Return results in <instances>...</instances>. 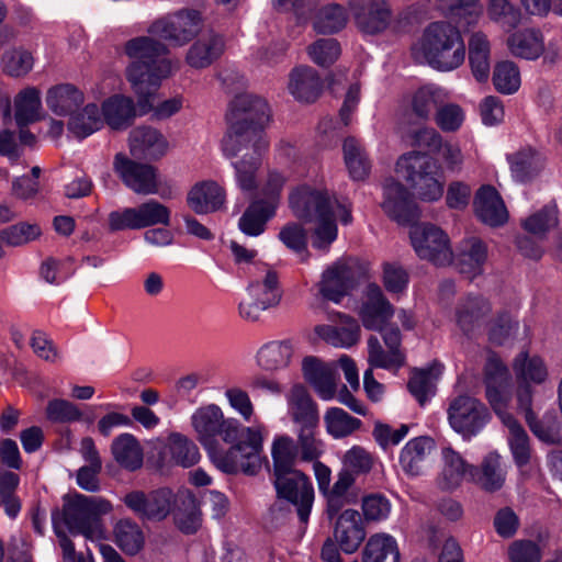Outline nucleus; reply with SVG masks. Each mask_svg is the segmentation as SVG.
Listing matches in <instances>:
<instances>
[{"mask_svg":"<svg viewBox=\"0 0 562 562\" xmlns=\"http://www.w3.org/2000/svg\"><path fill=\"white\" fill-rule=\"evenodd\" d=\"M116 544L127 554L134 555L144 547L145 538L139 526L131 519H121L114 526Z\"/></svg>","mask_w":562,"mask_h":562,"instance_id":"54","label":"nucleus"},{"mask_svg":"<svg viewBox=\"0 0 562 562\" xmlns=\"http://www.w3.org/2000/svg\"><path fill=\"white\" fill-rule=\"evenodd\" d=\"M288 414L299 429L317 428L319 411L317 403L302 384L293 385L285 395Z\"/></svg>","mask_w":562,"mask_h":562,"instance_id":"24","label":"nucleus"},{"mask_svg":"<svg viewBox=\"0 0 562 562\" xmlns=\"http://www.w3.org/2000/svg\"><path fill=\"white\" fill-rule=\"evenodd\" d=\"M397 176L406 180L417 196L427 202L438 201L443 194V179L439 162L420 151L403 154L396 161Z\"/></svg>","mask_w":562,"mask_h":562,"instance_id":"8","label":"nucleus"},{"mask_svg":"<svg viewBox=\"0 0 562 562\" xmlns=\"http://www.w3.org/2000/svg\"><path fill=\"white\" fill-rule=\"evenodd\" d=\"M296 347L292 340H273L265 344L257 352V364L266 371L288 368L295 357Z\"/></svg>","mask_w":562,"mask_h":562,"instance_id":"36","label":"nucleus"},{"mask_svg":"<svg viewBox=\"0 0 562 562\" xmlns=\"http://www.w3.org/2000/svg\"><path fill=\"white\" fill-rule=\"evenodd\" d=\"M169 218L167 209L156 202L148 201L136 207H125L109 214V228L112 232L125 229H140L159 223H166Z\"/></svg>","mask_w":562,"mask_h":562,"instance_id":"17","label":"nucleus"},{"mask_svg":"<svg viewBox=\"0 0 562 562\" xmlns=\"http://www.w3.org/2000/svg\"><path fill=\"white\" fill-rule=\"evenodd\" d=\"M499 459L497 453H490L482 463V472L477 480L486 491L501 488L505 481V472Z\"/></svg>","mask_w":562,"mask_h":562,"instance_id":"63","label":"nucleus"},{"mask_svg":"<svg viewBox=\"0 0 562 562\" xmlns=\"http://www.w3.org/2000/svg\"><path fill=\"white\" fill-rule=\"evenodd\" d=\"M113 169L126 188L139 195L156 194L160 188L158 169L150 164L136 161L119 153Z\"/></svg>","mask_w":562,"mask_h":562,"instance_id":"14","label":"nucleus"},{"mask_svg":"<svg viewBox=\"0 0 562 562\" xmlns=\"http://www.w3.org/2000/svg\"><path fill=\"white\" fill-rule=\"evenodd\" d=\"M279 239L286 248L299 255L302 261L307 260V236L301 224L289 223L284 225L279 232Z\"/></svg>","mask_w":562,"mask_h":562,"instance_id":"62","label":"nucleus"},{"mask_svg":"<svg viewBox=\"0 0 562 562\" xmlns=\"http://www.w3.org/2000/svg\"><path fill=\"white\" fill-rule=\"evenodd\" d=\"M128 148L133 157L145 161H157L168 153L166 136L155 127L140 125L128 135Z\"/></svg>","mask_w":562,"mask_h":562,"instance_id":"20","label":"nucleus"},{"mask_svg":"<svg viewBox=\"0 0 562 562\" xmlns=\"http://www.w3.org/2000/svg\"><path fill=\"white\" fill-rule=\"evenodd\" d=\"M112 510V503L101 496L74 494L64 497L63 515L67 528L72 535H81L91 541L105 538L101 517Z\"/></svg>","mask_w":562,"mask_h":562,"instance_id":"6","label":"nucleus"},{"mask_svg":"<svg viewBox=\"0 0 562 562\" xmlns=\"http://www.w3.org/2000/svg\"><path fill=\"white\" fill-rule=\"evenodd\" d=\"M274 474L278 496L292 503L297 509L300 520L306 522L314 502V488L308 476L297 469Z\"/></svg>","mask_w":562,"mask_h":562,"instance_id":"15","label":"nucleus"},{"mask_svg":"<svg viewBox=\"0 0 562 562\" xmlns=\"http://www.w3.org/2000/svg\"><path fill=\"white\" fill-rule=\"evenodd\" d=\"M323 418L327 434L335 439L346 438L362 426L359 418L352 417L340 407L327 408Z\"/></svg>","mask_w":562,"mask_h":562,"instance_id":"51","label":"nucleus"},{"mask_svg":"<svg viewBox=\"0 0 562 562\" xmlns=\"http://www.w3.org/2000/svg\"><path fill=\"white\" fill-rule=\"evenodd\" d=\"M484 386L487 402L508 429V443L515 462L519 467L527 464L530 458L529 438L509 412L513 398L512 375L507 366L494 353L486 359Z\"/></svg>","mask_w":562,"mask_h":562,"instance_id":"5","label":"nucleus"},{"mask_svg":"<svg viewBox=\"0 0 562 562\" xmlns=\"http://www.w3.org/2000/svg\"><path fill=\"white\" fill-rule=\"evenodd\" d=\"M224 409L216 403L199 406L191 415L190 423L199 442L205 448L211 446V436L220 422Z\"/></svg>","mask_w":562,"mask_h":562,"instance_id":"42","label":"nucleus"},{"mask_svg":"<svg viewBox=\"0 0 562 562\" xmlns=\"http://www.w3.org/2000/svg\"><path fill=\"white\" fill-rule=\"evenodd\" d=\"M340 53V45L335 38H319L307 47L311 60L322 67L335 63Z\"/></svg>","mask_w":562,"mask_h":562,"instance_id":"64","label":"nucleus"},{"mask_svg":"<svg viewBox=\"0 0 562 562\" xmlns=\"http://www.w3.org/2000/svg\"><path fill=\"white\" fill-rule=\"evenodd\" d=\"M269 120L270 110L265 99L248 93L237 95L226 114L228 130L221 144L223 155L234 158L248 146L268 148L263 128Z\"/></svg>","mask_w":562,"mask_h":562,"instance_id":"4","label":"nucleus"},{"mask_svg":"<svg viewBox=\"0 0 562 562\" xmlns=\"http://www.w3.org/2000/svg\"><path fill=\"white\" fill-rule=\"evenodd\" d=\"M290 207L297 218L314 224L312 247L324 252L328 251L338 236L335 218L344 224H349L352 220L349 203L338 201L327 190L307 184L291 192Z\"/></svg>","mask_w":562,"mask_h":562,"instance_id":"3","label":"nucleus"},{"mask_svg":"<svg viewBox=\"0 0 562 562\" xmlns=\"http://www.w3.org/2000/svg\"><path fill=\"white\" fill-rule=\"evenodd\" d=\"M391 555L393 562H398L400 552L396 540L387 533H376L370 537L366 544L362 562H384Z\"/></svg>","mask_w":562,"mask_h":562,"instance_id":"55","label":"nucleus"},{"mask_svg":"<svg viewBox=\"0 0 562 562\" xmlns=\"http://www.w3.org/2000/svg\"><path fill=\"white\" fill-rule=\"evenodd\" d=\"M114 460L124 469L135 471L143 465V448L132 434H121L111 443Z\"/></svg>","mask_w":562,"mask_h":562,"instance_id":"41","label":"nucleus"},{"mask_svg":"<svg viewBox=\"0 0 562 562\" xmlns=\"http://www.w3.org/2000/svg\"><path fill=\"white\" fill-rule=\"evenodd\" d=\"M337 316L339 318L338 325H318L315 327V334L336 348L349 349L360 340V325L355 318L346 314L338 313Z\"/></svg>","mask_w":562,"mask_h":562,"instance_id":"29","label":"nucleus"},{"mask_svg":"<svg viewBox=\"0 0 562 562\" xmlns=\"http://www.w3.org/2000/svg\"><path fill=\"white\" fill-rule=\"evenodd\" d=\"M124 50L132 61L143 63H157L170 53L166 43L153 38L149 34L127 41Z\"/></svg>","mask_w":562,"mask_h":562,"instance_id":"43","label":"nucleus"},{"mask_svg":"<svg viewBox=\"0 0 562 562\" xmlns=\"http://www.w3.org/2000/svg\"><path fill=\"white\" fill-rule=\"evenodd\" d=\"M268 148H257L256 146H248L243 148L246 150L239 160L234 161L233 168L235 170V180L237 187L247 193H252L257 187V175L262 162V156Z\"/></svg>","mask_w":562,"mask_h":562,"instance_id":"33","label":"nucleus"},{"mask_svg":"<svg viewBox=\"0 0 562 562\" xmlns=\"http://www.w3.org/2000/svg\"><path fill=\"white\" fill-rule=\"evenodd\" d=\"M42 235V228L37 223L19 222L1 231V237L10 247H22Z\"/></svg>","mask_w":562,"mask_h":562,"instance_id":"59","label":"nucleus"},{"mask_svg":"<svg viewBox=\"0 0 562 562\" xmlns=\"http://www.w3.org/2000/svg\"><path fill=\"white\" fill-rule=\"evenodd\" d=\"M358 314L364 328L383 333L389 328L386 324L393 317L394 308L380 286L370 284L366 289Z\"/></svg>","mask_w":562,"mask_h":562,"instance_id":"19","label":"nucleus"},{"mask_svg":"<svg viewBox=\"0 0 562 562\" xmlns=\"http://www.w3.org/2000/svg\"><path fill=\"white\" fill-rule=\"evenodd\" d=\"M476 216L486 225L501 226L508 220V212L503 199L492 186H482L474 198Z\"/></svg>","mask_w":562,"mask_h":562,"instance_id":"28","label":"nucleus"},{"mask_svg":"<svg viewBox=\"0 0 562 562\" xmlns=\"http://www.w3.org/2000/svg\"><path fill=\"white\" fill-rule=\"evenodd\" d=\"M335 538L342 551L355 552L366 538V530L360 514L355 509H346L337 519Z\"/></svg>","mask_w":562,"mask_h":562,"instance_id":"32","label":"nucleus"},{"mask_svg":"<svg viewBox=\"0 0 562 562\" xmlns=\"http://www.w3.org/2000/svg\"><path fill=\"white\" fill-rule=\"evenodd\" d=\"M512 368L517 382L516 403L517 409H527L533 403L532 385L544 384L549 378L544 361L538 356H529L519 352L513 360Z\"/></svg>","mask_w":562,"mask_h":562,"instance_id":"12","label":"nucleus"},{"mask_svg":"<svg viewBox=\"0 0 562 562\" xmlns=\"http://www.w3.org/2000/svg\"><path fill=\"white\" fill-rule=\"evenodd\" d=\"M383 211L398 223H407L415 216V204L411 193L397 180L387 178L383 184Z\"/></svg>","mask_w":562,"mask_h":562,"instance_id":"25","label":"nucleus"},{"mask_svg":"<svg viewBox=\"0 0 562 562\" xmlns=\"http://www.w3.org/2000/svg\"><path fill=\"white\" fill-rule=\"evenodd\" d=\"M263 434L262 424L244 426L240 419L224 412L212 432V445L204 449L222 472L255 475L262 467Z\"/></svg>","mask_w":562,"mask_h":562,"instance_id":"2","label":"nucleus"},{"mask_svg":"<svg viewBox=\"0 0 562 562\" xmlns=\"http://www.w3.org/2000/svg\"><path fill=\"white\" fill-rule=\"evenodd\" d=\"M397 176L406 180L417 196L427 202L438 201L443 194V179L439 162L420 151L403 154L396 161Z\"/></svg>","mask_w":562,"mask_h":562,"instance_id":"7","label":"nucleus"},{"mask_svg":"<svg viewBox=\"0 0 562 562\" xmlns=\"http://www.w3.org/2000/svg\"><path fill=\"white\" fill-rule=\"evenodd\" d=\"M434 449L435 441L428 436H419L408 440L398 456V463L405 474L409 476L423 475Z\"/></svg>","mask_w":562,"mask_h":562,"instance_id":"26","label":"nucleus"},{"mask_svg":"<svg viewBox=\"0 0 562 562\" xmlns=\"http://www.w3.org/2000/svg\"><path fill=\"white\" fill-rule=\"evenodd\" d=\"M507 47L516 57L535 60L543 53V35L539 30L524 29L508 36Z\"/></svg>","mask_w":562,"mask_h":562,"instance_id":"40","label":"nucleus"},{"mask_svg":"<svg viewBox=\"0 0 562 562\" xmlns=\"http://www.w3.org/2000/svg\"><path fill=\"white\" fill-rule=\"evenodd\" d=\"M487 15L504 29H515L521 22V12L509 0H490Z\"/></svg>","mask_w":562,"mask_h":562,"instance_id":"61","label":"nucleus"},{"mask_svg":"<svg viewBox=\"0 0 562 562\" xmlns=\"http://www.w3.org/2000/svg\"><path fill=\"white\" fill-rule=\"evenodd\" d=\"M491 419L487 407L472 396L454 398L448 408V420L451 428L464 440L477 436Z\"/></svg>","mask_w":562,"mask_h":562,"instance_id":"10","label":"nucleus"},{"mask_svg":"<svg viewBox=\"0 0 562 562\" xmlns=\"http://www.w3.org/2000/svg\"><path fill=\"white\" fill-rule=\"evenodd\" d=\"M289 92L300 102H314L322 92V81L317 71L308 66H300L290 72Z\"/></svg>","mask_w":562,"mask_h":562,"instance_id":"35","label":"nucleus"},{"mask_svg":"<svg viewBox=\"0 0 562 562\" xmlns=\"http://www.w3.org/2000/svg\"><path fill=\"white\" fill-rule=\"evenodd\" d=\"M480 0H437V9L458 26L446 21L429 23L412 46L414 59L439 71L459 68L465 58V45L459 27L477 24L482 15Z\"/></svg>","mask_w":562,"mask_h":562,"instance_id":"1","label":"nucleus"},{"mask_svg":"<svg viewBox=\"0 0 562 562\" xmlns=\"http://www.w3.org/2000/svg\"><path fill=\"white\" fill-rule=\"evenodd\" d=\"M225 188L212 179L194 183L187 194L189 207L196 214L206 215L226 209Z\"/></svg>","mask_w":562,"mask_h":562,"instance_id":"21","label":"nucleus"},{"mask_svg":"<svg viewBox=\"0 0 562 562\" xmlns=\"http://www.w3.org/2000/svg\"><path fill=\"white\" fill-rule=\"evenodd\" d=\"M281 299L278 276L267 269L265 273L251 281L245 297L239 303V315L247 321H258L261 313L276 306Z\"/></svg>","mask_w":562,"mask_h":562,"instance_id":"13","label":"nucleus"},{"mask_svg":"<svg viewBox=\"0 0 562 562\" xmlns=\"http://www.w3.org/2000/svg\"><path fill=\"white\" fill-rule=\"evenodd\" d=\"M491 312V304L482 295H469L461 300L454 313V321L463 335L473 337L483 328Z\"/></svg>","mask_w":562,"mask_h":562,"instance_id":"23","label":"nucleus"},{"mask_svg":"<svg viewBox=\"0 0 562 562\" xmlns=\"http://www.w3.org/2000/svg\"><path fill=\"white\" fill-rule=\"evenodd\" d=\"M302 371L321 400L331 401L336 397L339 376L334 363H324L314 357H306L302 361Z\"/></svg>","mask_w":562,"mask_h":562,"instance_id":"22","label":"nucleus"},{"mask_svg":"<svg viewBox=\"0 0 562 562\" xmlns=\"http://www.w3.org/2000/svg\"><path fill=\"white\" fill-rule=\"evenodd\" d=\"M382 338L386 349L376 336L371 335L367 341L368 369H384L397 372L405 364L406 356L402 349V335L397 327L385 329Z\"/></svg>","mask_w":562,"mask_h":562,"instance_id":"16","label":"nucleus"},{"mask_svg":"<svg viewBox=\"0 0 562 562\" xmlns=\"http://www.w3.org/2000/svg\"><path fill=\"white\" fill-rule=\"evenodd\" d=\"M276 205L263 203V200L252 202L238 221L239 229L247 236H259L266 229L267 222L274 215Z\"/></svg>","mask_w":562,"mask_h":562,"instance_id":"45","label":"nucleus"},{"mask_svg":"<svg viewBox=\"0 0 562 562\" xmlns=\"http://www.w3.org/2000/svg\"><path fill=\"white\" fill-rule=\"evenodd\" d=\"M103 125L102 114L97 104L88 103L81 111L69 115L68 130L77 138H85Z\"/></svg>","mask_w":562,"mask_h":562,"instance_id":"48","label":"nucleus"},{"mask_svg":"<svg viewBox=\"0 0 562 562\" xmlns=\"http://www.w3.org/2000/svg\"><path fill=\"white\" fill-rule=\"evenodd\" d=\"M351 282V271L345 261H337L329 266L318 282L319 294L328 301L339 303L347 294Z\"/></svg>","mask_w":562,"mask_h":562,"instance_id":"31","label":"nucleus"},{"mask_svg":"<svg viewBox=\"0 0 562 562\" xmlns=\"http://www.w3.org/2000/svg\"><path fill=\"white\" fill-rule=\"evenodd\" d=\"M344 159L350 177L364 180L371 170V162L362 145L353 137H347L342 145Z\"/></svg>","mask_w":562,"mask_h":562,"instance_id":"49","label":"nucleus"},{"mask_svg":"<svg viewBox=\"0 0 562 562\" xmlns=\"http://www.w3.org/2000/svg\"><path fill=\"white\" fill-rule=\"evenodd\" d=\"M469 63L476 81L486 82L491 72V43L482 32H475L469 38Z\"/></svg>","mask_w":562,"mask_h":562,"instance_id":"39","label":"nucleus"},{"mask_svg":"<svg viewBox=\"0 0 562 562\" xmlns=\"http://www.w3.org/2000/svg\"><path fill=\"white\" fill-rule=\"evenodd\" d=\"M443 468L440 476V485L450 490L457 487L467 476H474V469L453 449H442Z\"/></svg>","mask_w":562,"mask_h":562,"instance_id":"46","label":"nucleus"},{"mask_svg":"<svg viewBox=\"0 0 562 562\" xmlns=\"http://www.w3.org/2000/svg\"><path fill=\"white\" fill-rule=\"evenodd\" d=\"M492 81L499 93L513 94L520 88V71L514 61H498L494 66Z\"/></svg>","mask_w":562,"mask_h":562,"instance_id":"56","label":"nucleus"},{"mask_svg":"<svg viewBox=\"0 0 562 562\" xmlns=\"http://www.w3.org/2000/svg\"><path fill=\"white\" fill-rule=\"evenodd\" d=\"M222 393L227 406L239 417L241 423L256 420L255 404L245 389L236 384H228L223 386Z\"/></svg>","mask_w":562,"mask_h":562,"instance_id":"50","label":"nucleus"},{"mask_svg":"<svg viewBox=\"0 0 562 562\" xmlns=\"http://www.w3.org/2000/svg\"><path fill=\"white\" fill-rule=\"evenodd\" d=\"M317 428L297 429L296 449L301 461H317L325 451L324 441L316 436Z\"/></svg>","mask_w":562,"mask_h":562,"instance_id":"60","label":"nucleus"},{"mask_svg":"<svg viewBox=\"0 0 562 562\" xmlns=\"http://www.w3.org/2000/svg\"><path fill=\"white\" fill-rule=\"evenodd\" d=\"M453 258L461 273L469 278H475L484 271L488 259V248L481 238L467 237L460 243Z\"/></svg>","mask_w":562,"mask_h":562,"instance_id":"27","label":"nucleus"},{"mask_svg":"<svg viewBox=\"0 0 562 562\" xmlns=\"http://www.w3.org/2000/svg\"><path fill=\"white\" fill-rule=\"evenodd\" d=\"M19 475L10 472H0V507H3L5 514L14 518L21 510V502L15 491L19 486Z\"/></svg>","mask_w":562,"mask_h":562,"instance_id":"58","label":"nucleus"},{"mask_svg":"<svg viewBox=\"0 0 562 562\" xmlns=\"http://www.w3.org/2000/svg\"><path fill=\"white\" fill-rule=\"evenodd\" d=\"M349 14L347 10L339 3H327L316 8L311 13L313 29L319 34H334L344 30L348 23Z\"/></svg>","mask_w":562,"mask_h":562,"instance_id":"38","label":"nucleus"},{"mask_svg":"<svg viewBox=\"0 0 562 562\" xmlns=\"http://www.w3.org/2000/svg\"><path fill=\"white\" fill-rule=\"evenodd\" d=\"M45 101L55 115L69 116L85 103V94L71 83H59L47 90Z\"/></svg>","mask_w":562,"mask_h":562,"instance_id":"34","label":"nucleus"},{"mask_svg":"<svg viewBox=\"0 0 562 562\" xmlns=\"http://www.w3.org/2000/svg\"><path fill=\"white\" fill-rule=\"evenodd\" d=\"M202 526V512L195 495L187 490L178 491V531L195 533Z\"/></svg>","mask_w":562,"mask_h":562,"instance_id":"44","label":"nucleus"},{"mask_svg":"<svg viewBox=\"0 0 562 562\" xmlns=\"http://www.w3.org/2000/svg\"><path fill=\"white\" fill-rule=\"evenodd\" d=\"M356 26L366 34H378L390 25L392 9L387 0H350Z\"/></svg>","mask_w":562,"mask_h":562,"instance_id":"18","label":"nucleus"},{"mask_svg":"<svg viewBox=\"0 0 562 562\" xmlns=\"http://www.w3.org/2000/svg\"><path fill=\"white\" fill-rule=\"evenodd\" d=\"M41 92L35 87L21 90L15 99V121L19 126H25L38 120L41 110Z\"/></svg>","mask_w":562,"mask_h":562,"instance_id":"52","label":"nucleus"},{"mask_svg":"<svg viewBox=\"0 0 562 562\" xmlns=\"http://www.w3.org/2000/svg\"><path fill=\"white\" fill-rule=\"evenodd\" d=\"M172 71V63L162 58L157 63L131 61L125 76L132 90L138 97V105L146 112L151 109L150 98Z\"/></svg>","mask_w":562,"mask_h":562,"instance_id":"9","label":"nucleus"},{"mask_svg":"<svg viewBox=\"0 0 562 562\" xmlns=\"http://www.w3.org/2000/svg\"><path fill=\"white\" fill-rule=\"evenodd\" d=\"M412 246L420 259L435 266H448L453 261L449 236L434 224L414 225L409 232Z\"/></svg>","mask_w":562,"mask_h":562,"instance_id":"11","label":"nucleus"},{"mask_svg":"<svg viewBox=\"0 0 562 562\" xmlns=\"http://www.w3.org/2000/svg\"><path fill=\"white\" fill-rule=\"evenodd\" d=\"M102 114L111 128H126L135 116L134 102L128 97L114 95L103 103Z\"/></svg>","mask_w":562,"mask_h":562,"instance_id":"47","label":"nucleus"},{"mask_svg":"<svg viewBox=\"0 0 562 562\" xmlns=\"http://www.w3.org/2000/svg\"><path fill=\"white\" fill-rule=\"evenodd\" d=\"M225 40L220 33L209 30L202 33L187 54V63L194 68H205L221 57Z\"/></svg>","mask_w":562,"mask_h":562,"instance_id":"30","label":"nucleus"},{"mask_svg":"<svg viewBox=\"0 0 562 562\" xmlns=\"http://www.w3.org/2000/svg\"><path fill=\"white\" fill-rule=\"evenodd\" d=\"M33 65L32 54L23 48L8 49L1 57L2 71L13 78L24 77L32 70Z\"/></svg>","mask_w":562,"mask_h":562,"instance_id":"57","label":"nucleus"},{"mask_svg":"<svg viewBox=\"0 0 562 562\" xmlns=\"http://www.w3.org/2000/svg\"><path fill=\"white\" fill-rule=\"evenodd\" d=\"M271 457L274 473L295 469L300 458L294 439L288 435L276 436L271 445Z\"/></svg>","mask_w":562,"mask_h":562,"instance_id":"53","label":"nucleus"},{"mask_svg":"<svg viewBox=\"0 0 562 562\" xmlns=\"http://www.w3.org/2000/svg\"><path fill=\"white\" fill-rule=\"evenodd\" d=\"M507 161L513 179L520 183L532 180L544 167V158L531 147H524L507 155Z\"/></svg>","mask_w":562,"mask_h":562,"instance_id":"37","label":"nucleus"}]
</instances>
